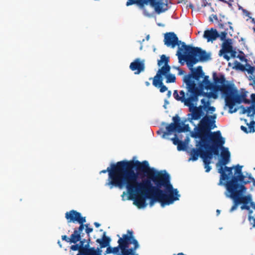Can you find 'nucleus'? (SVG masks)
<instances>
[{"label": "nucleus", "mask_w": 255, "mask_h": 255, "mask_svg": "<svg viewBox=\"0 0 255 255\" xmlns=\"http://www.w3.org/2000/svg\"><path fill=\"white\" fill-rule=\"evenodd\" d=\"M144 167L139 169L138 173H144L148 177V191L145 198L150 200L149 205L159 202L162 207L169 205L178 200L180 195L177 189L170 183V177L165 170L158 171L149 167L147 161L144 160Z\"/></svg>", "instance_id": "f257e3e1"}, {"label": "nucleus", "mask_w": 255, "mask_h": 255, "mask_svg": "<svg viewBox=\"0 0 255 255\" xmlns=\"http://www.w3.org/2000/svg\"><path fill=\"white\" fill-rule=\"evenodd\" d=\"M144 161L122 160L116 163H112L107 169L102 170L100 173L108 172V178L106 185L110 189L114 187L122 189L127 180L134 172L135 168L138 172L139 169L144 167Z\"/></svg>", "instance_id": "f03ea898"}, {"label": "nucleus", "mask_w": 255, "mask_h": 255, "mask_svg": "<svg viewBox=\"0 0 255 255\" xmlns=\"http://www.w3.org/2000/svg\"><path fill=\"white\" fill-rule=\"evenodd\" d=\"M176 55L181 64H184V62H182V60L186 62L187 67L191 70V74H194L198 68H200L201 71V78L203 77L204 72L202 66H199L196 68H194L193 66L200 61L209 60L210 58V54L199 47L187 45L185 43H183L182 46L179 47L177 50Z\"/></svg>", "instance_id": "7ed1b4c3"}, {"label": "nucleus", "mask_w": 255, "mask_h": 255, "mask_svg": "<svg viewBox=\"0 0 255 255\" xmlns=\"http://www.w3.org/2000/svg\"><path fill=\"white\" fill-rule=\"evenodd\" d=\"M138 172H134L124 185L128 193L130 196H135L134 204L138 208H144L146 206V194L148 191V177L142 180L141 182L137 180Z\"/></svg>", "instance_id": "20e7f679"}, {"label": "nucleus", "mask_w": 255, "mask_h": 255, "mask_svg": "<svg viewBox=\"0 0 255 255\" xmlns=\"http://www.w3.org/2000/svg\"><path fill=\"white\" fill-rule=\"evenodd\" d=\"M216 118V115L204 116L200 120L198 127L195 128V132L192 134V137L200 138L203 142L205 139H211V137L215 135L219 139L224 138L222 136L220 130L211 131L212 129L216 127L215 124Z\"/></svg>", "instance_id": "39448f33"}, {"label": "nucleus", "mask_w": 255, "mask_h": 255, "mask_svg": "<svg viewBox=\"0 0 255 255\" xmlns=\"http://www.w3.org/2000/svg\"><path fill=\"white\" fill-rule=\"evenodd\" d=\"M201 71L200 68H198L194 74L189 73L183 78V81L186 84V93L184 91L179 92L180 97H182L181 102L183 103L184 106H187L190 102H193L196 99L197 96L200 95L201 92L198 89L194 80L198 81L201 78Z\"/></svg>", "instance_id": "423d86ee"}, {"label": "nucleus", "mask_w": 255, "mask_h": 255, "mask_svg": "<svg viewBox=\"0 0 255 255\" xmlns=\"http://www.w3.org/2000/svg\"><path fill=\"white\" fill-rule=\"evenodd\" d=\"M225 143V138L219 139L215 135L212 136L211 139H205L204 142L201 140L199 142V145L203 148L202 154L201 155V158L203 161L205 160L207 161H211L213 155H218L219 150H225L228 149L223 145Z\"/></svg>", "instance_id": "0eeeda50"}, {"label": "nucleus", "mask_w": 255, "mask_h": 255, "mask_svg": "<svg viewBox=\"0 0 255 255\" xmlns=\"http://www.w3.org/2000/svg\"><path fill=\"white\" fill-rule=\"evenodd\" d=\"M223 95L225 96L226 105L229 108V112L233 113L237 110L236 108L233 110L235 104L236 103L240 104L242 100L246 98L247 92L245 91L242 92L241 95H239L234 84L228 82Z\"/></svg>", "instance_id": "6e6552de"}, {"label": "nucleus", "mask_w": 255, "mask_h": 255, "mask_svg": "<svg viewBox=\"0 0 255 255\" xmlns=\"http://www.w3.org/2000/svg\"><path fill=\"white\" fill-rule=\"evenodd\" d=\"M221 159L217 163V167L218 168V172L220 174V181L218 183L219 185H226L223 181L229 180L232 178L233 169L234 167H228L226 165L230 162L231 154L228 149H225L224 151H221Z\"/></svg>", "instance_id": "1a4fd4ad"}, {"label": "nucleus", "mask_w": 255, "mask_h": 255, "mask_svg": "<svg viewBox=\"0 0 255 255\" xmlns=\"http://www.w3.org/2000/svg\"><path fill=\"white\" fill-rule=\"evenodd\" d=\"M204 79L199 84V89L210 90L215 92L220 91L223 94L228 81L226 80L225 76L220 74L219 77L216 73H213V78L214 83L211 82L209 80L208 76H203Z\"/></svg>", "instance_id": "9d476101"}, {"label": "nucleus", "mask_w": 255, "mask_h": 255, "mask_svg": "<svg viewBox=\"0 0 255 255\" xmlns=\"http://www.w3.org/2000/svg\"><path fill=\"white\" fill-rule=\"evenodd\" d=\"M251 183V180L246 179V176L243 174V172L234 176L231 179L227 181L226 183V187L228 192H238L242 193V192L246 190L245 184Z\"/></svg>", "instance_id": "9b49d317"}, {"label": "nucleus", "mask_w": 255, "mask_h": 255, "mask_svg": "<svg viewBox=\"0 0 255 255\" xmlns=\"http://www.w3.org/2000/svg\"><path fill=\"white\" fill-rule=\"evenodd\" d=\"M173 123L170 124L166 127V131L164 132L163 137L169 135L173 131L178 132H184L187 131L186 128H188V126L182 127L183 123L181 122V119L178 115H176L172 118Z\"/></svg>", "instance_id": "f8f14e48"}, {"label": "nucleus", "mask_w": 255, "mask_h": 255, "mask_svg": "<svg viewBox=\"0 0 255 255\" xmlns=\"http://www.w3.org/2000/svg\"><path fill=\"white\" fill-rule=\"evenodd\" d=\"M79 244H74L70 247V249L74 251H78L79 253L77 255H94L97 250V248H88V244H85L86 239H82L79 241Z\"/></svg>", "instance_id": "ddd939ff"}, {"label": "nucleus", "mask_w": 255, "mask_h": 255, "mask_svg": "<svg viewBox=\"0 0 255 255\" xmlns=\"http://www.w3.org/2000/svg\"><path fill=\"white\" fill-rule=\"evenodd\" d=\"M164 42L166 46L172 48H175L176 46L181 47L183 43H184L179 40L176 34L173 32H167L164 34Z\"/></svg>", "instance_id": "4468645a"}, {"label": "nucleus", "mask_w": 255, "mask_h": 255, "mask_svg": "<svg viewBox=\"0 0 255 255\" xmlns=\"http://www.w3.org/2000/svg\"><path fill=\"white\" fill-rule=\"evenodd\" d=\"M65 218L68 223H78L79 224V229L83 228L82 223L85 221V217H82L80 212L76 210H72L65 213Z\"/></svg>", "instance_id": "2eb2a0df"}, {"label": "nucleus", "mask_w": 255, "mask_h": 255, "mask_svg": "<svg viewBox=\"0 0 255 255\" xmlns=\"http://www.w3.org/2000/svg\"><path fill=\"white\" fill-rule=\"evenodd\" d=\"M228 192L230 193L229 196L233 199L234 201V205L230 210V212H232L235 210L239 204L243 203L244 204H247L250 200V198L248 196H241V193H240L235 192L234 193L232 192Z\"/></svg>", "instance_id": "dca6fc26"}, {"label": "nucleus", "mask_w": 255, "mask_h": 255, "mask_svg": "<svg viewBox=\"0 0 255 255\" xmlns=\"http://www.w3.org/2000/svg\"><path fill=\"white\" fill-rule=\"evenodd\" d=\"M227 18L224 15H220V20L219 21V26L220 28L223 29L224 30L221 32V34L219 37L222 41L225 40L226 37L228 34V30L229 27L231 29H233L231 26L232 23L227 20Z\"/></svg>", "instance_id": "f3484780"}, {"label": "nucleus", "mask_w": 255, "mask_h": 255, "mask_svg": "<svg viewBox=\"0 0 255 255\" xmlns=\"http://www.w3.org/2000/svg\"><path fill=\"white\" fill-rule=\"evenodd\" d=\"M148 3L154 8L155 11L158 14L165 12L168 9L167 4L164 3L162 0H146V4Z\"/></svg>", "instance_id": "a211bd4d"}, {"label": "nucleus", "mask_w": 255, "mask_h": 255, "mask_svg": "<svg viewBox=\"0 0 255 255\" xmlns=\"http://www.w3.org/2000/svg\"><path fill=\"white\" fill-rule=\"evenodd\" d=\"M96 242L99 244V247L97 248L94 255H102V249L106 248L110 245L111 239L109 237L106 236V232H104L102 238L97 239Z\"/></svg>", "instance_id": "6ab92c4d"}, {"label": "nucleus", "mask_w": 255, "mask_h": 255, "mask_svg": "<svg viewBox=\"0 0 255 255\" xmlns=\"http://www.w3.org/2000/svg\"><path fill=\"white\" fill-rule=\"evenodd\" d=\"M196 101L197 99H195L194 101L190 102L186 106L188 107L189 111L190 112V114L188 115V119L190 120V122L192 120H200L201 118L204 115V113H202L195 108V105H194L193 103Z\"/></svg>", "instance_id": "aec40b11"}, {"label": "nucleus", "mask_w": 255, "mask_h": 255, "mask_svg": "<svg viewBox=\"0 0 255 255\" xmlns=\"http://www.w3.org/2000/svg\"><path fill=\"white\" fill-rule=\"evenodd\" d=\"M129 68L132 71H135V74H139L144 71V61H141L139 58H136L130 63Z\"/></svg>", "instance_id": "412c9836"}, {"label": "nucleus", "mask_w": 255, "mask_h": 255, "mask_svg": "<svg viewBox=\"0 0 255 255\" xmlns=\"http://www.w3.org/2000/svg\"><path fill=\"white\" fill-rule=\"evenodd\" d=\"M232 48L231 42L229 40H226L223 43L222 48L219 51V55H223L224 59L229 61L230 59V57L227 54L232 51Z\"/></svg>", "instance_id": "4be33fe9"}, {"label": "nucleus", "mask_w": 255, "mask_h": 255, "mask_svg": "<svg viewBox=\"0 0 255 255\" xmlns=\"http://www.w3.org/2000/svg\"><path fill=\"white\" fill-rule=\"evenodd\" d=\"M220 36V34L217 29L211 28L206 30L204 32L203 37L207 39L208 42H213L217 39Z\"/></svg>", "instance_id": "5701e85b"}, {"label": "nucleus", "mask_w": 255, "mask_h": 255, "mask_svg": "<svg viewBox=\"0 0 255 255\" xmlns=\"http://www.w3.org/2000/svg\"><path fill=\"white\" fill-rule=\"evenodd\" d=\"M117 236L119 238L118 241L119 245L118 247L113 248V254H117L119 252V250L120 249L121 250L122 255H123V252L124 248L127 247V243L126 241L128 237L126 234L123 235L122 238H121L119 235H118Z\"/></svg>", "instance_id": "b1692460"}, {"label": "nucleus", "mask_w": 255, "mask_h": 255, "mask_svg": "<svg viewBox=\"0 0 255 255\" xmlns=\"http://www.w3.org/2000/svg\"><path fill=\"white\" fill-rule=\"evenodd\" d=\"M246 67H247V72L250 74L249 79L253 81L251 85L255 86V66H252L249 64H246ZM251 99L253 104L255 105V94L251 95Z\"/></svg>", "instance_id": "393cba45"}, {"label": "nucleus", "mask_w": 255, "mask_h": 255, "mask_svg": "<svg viewBox=\"0 0 255 255\" xmlns=\"http://www.w3.org/2000/svg\"><path fill=\"white\" fill-rule=\"evenodd\" d=\"M82 236V235H80L79 234H78L77 231L74 230L70 238H68L66 235H63L61 238L63 241H65L67 243L76 244L81 239Z\"/></svg>", "instance_id": "a878e982"}, {"label": "nucleus", "mask_w": 255, "mask_h": 255, "mask_svg": "<svg viewBox=\"0 0 255 255\" xmlns=\"http://www.w3.org/2000/svg\"><path fill=\"white\" fill-rule=\"evenodd\" d=\"M203 148H201L200 146L198 148H192L190 151V157L188 160H192L194 161H196L198 159L199 156L201 157V155L202 154Z\"/></svg>", "instance_id": "bb28decb"}, {"label": "nucleus", "mask_w": 255, "mask_h": 255, "mask_svg": "<svg viewBox=\"0 0 255 255\" xmlns=\"http://www.w3.org/2000/svg\"><path fill=\"white\" fill-rule=\"evenodd\" d=\"M170 67L168 65L163 66L158 70L156 75L153 79H163L162 76H166L167 73L170 71Z\"/></svg>", "instance_id": "cd10ccee"}, {"label": "nucleus", "mask_w": 255, "mask_h": 255, "mask_svg": "<svg viewBox=\"0 0 255 255\" xmlns=\"http://www.w3.org/2000/svg\"><path fill=\"white\" fill-rule=\"evenodd\" d=\"M151 79H152V78L149 79V80ZM152 84L155 87L160 88V92L161 93H163L167 90L166 86L163 84V79H153Z\"/></svg>", "instance_id": "c85d7f7f"}, {"label": "nucleus", "mask_w": 255, "mask_h": 255, "mask_svg": "<svg viewBox=\"0 0 255 255\" xmlns=\"http://www.w3.org/2000/svg\"><path fill=\"white\" fill-rule=\"evenodd\" d=\"M134 4L138 6L141 9H144V5L146 4V0H128L126 2L127 6Z\"/></svg>", "instance_id": "c756f323"}, {"label": "nucleus", "mask_w": 255, "mask_h": 255, "mask_svg": "<svg viewBox=\"0 0 255 255\" xmlns=\"http://www.w3.org/2000/svg\"><path fill=\"white\" fill-rule=\"evenodd\" d=\"M198 89L200 90V92H201L200 96H203L207 97L209 99H210L211 98H213L216 99L218 98V95H217V94L216 93L217 92L212 91L210 92H204L203 91V90L199 89V87H198Z\"/></svg>", "instance_id": "7c9ffc66"}, {"label": "nucleus", "mask_w": 255, "mask_h": 255, "mask_svg": "<svg viewBox=\"0 0 255 255\" xmlns=\"http://www.w3.org/2000/svg\"><path fill=\"white\" fill-rule=\"evenodd\" d=\"M243 113H247L248 116L254 117L255 115V107L251 106L246 109L244 107L243 108Z\"/></svg>", "instance_id": "2f4dec72"}, {"label": "nucleus", "mask_w": 255, "mask_h": 255, "mask_svg": "<svg viewBox=\"0 0 255 255\" xmlns=\"http://www.w3.org/2000/svg\"><path fill=\"white\" fill-rule=\"evenodd\" d=\"M169 61V57H166L165 55H162L160 57V59L158 60L157 64L158 66H161L163 63L164 65H168Z\"/></svg>", "instance_id": "473e14b6"}, {"label": "nucleus", "mask_w": 255, "mask_h": 255, "mask_svg": "<svg viewBox=\"0 0 255 255\" xmlns=\"http://www.w3.org/2000/svg\"><path fill=\"white\" fill-rule=\"evenodd\" d=\"M200 96V95H197V101L193 102V104L195 105V108L197 109L198 111H199L200 112H201L202 113H204V111H203V110H205L206 109V108H205L204 107L205 106H202V105H200L199 106L197 107V103H198V102L199 101V97Z\"/></svg>", "instance_id": "72a5a7b5"}, {"label": "nucleus", "mask_w": 255, "mask_h": 255, "mask_svg": "<svg viewBox=\"0 0 255 255\" xmlns=\"http://www.w3.org/2000/svg\"><path fill=\"white\" fill-rule=\"evenodd\" d=\"M86 222V217H85V221L82 223L83 225V228L81 229H79V227L76 228H75V231H77V233L79 234L80 235H81V232L84 230V228L85 227V229H87V228H89V224H85L84 223Z\"/></svg>", "instance_id": "f704fd0d"}, {"label": "nucleus", "mask_w": 255, "mask_h": 255, "mask_svg": "<svg viewBox=\"0 0 255 255\" xmlns=\"http://www.w3.org/2000/svg\"><path fill=\"white\" fill-rule=\"evenodd\" d=\"M166 82L168 83H174L175 82L176 77L173 74H167L166 76Z\"/></svg>", "instance_id": "c9c22d12"}, {"label": "nucleus", "mask_w": 255, "mask_h": 255, "mask_svg": "<svg viewBox=\"0 0 255 255\" xmlns=\"http://www.w3.org/2000/svg\"><path fill=\"white\" fill-rule=\"evenodd\" d=\"M235 67L237 69L240 70L242 71H247V67L246 66L243 65L240 62L236 61V64Z\"/></svg>", "instance_id": "e433bc0d"}, {"label": "nucleus", "mask_w": 255, "mask_h": 255, "mask_svg": "<svg viewBox=\"0 0 255 255\" xmlns=\"http://www.w3.org/2000/svg\"><path fill=\"white\" fill-rule=\"evenodd\" d=\"M255 122L254 121L251 122L250 124H247V125L249 126V128L250 129V130H249V132H255Z\"/></svg>", "instance_id": "4c0bfd02"}, {"label": "nucleus", "mask_w": 255, "mask_h": 255, "mask_svg": "<svg viewBox=\"0 0 255 255\" xmlns=\"http://www.w3.org/2000/svg\"><path fill=\"white\" fill-rule=\"evenodd\" d=\"M177 148L178 151L185 150L186 149V144L182 141H181L177 145Z\"/></svg>", "instance_id": "58836bf2"}, {"label": "nucleus", "mask_w": 255, "mask_h": 255, "mask_svg": "<svg viewBox=\"0 0 255 255\" xmlns=\"http://www.w3.org/2000/svg\"><path fill=\"white\" fill-rule=\"evenodd\" d=\"M211 161H207V160H206V159L204 161H203L204 164V168L206 169L205 171L206 172H209L210 171V170L211 169V167L210 166V164L211 163Z\"/></svg>", "instance_id": "ea45409f"}, {"label": "nucleus", "mask_w": 255, "mask_h": 255, "mask_svg": "<svg viewBox=\"0 0 255 255\" xmlns=\"http://www.w3.org/2000/svg\"><path fill=\"white\" fill-rule=\"evenodd\" d=\"M242 167L243 166H241L239 164L237 165L234 168L235 169V174L237 175L242 173Z\"/></svg>", "instance_id": "a19ab883"}, {"label": "nucleus", "mask_w": 255, "mask_h": 255, "mask_svg": "<svg viewBox=\"0 0 255 255\" xmlns=\"http://www.w3.org/2000/svg\"><path fill=\"white\" fill-rule=\"evenodd\" d=\"M201 102L202 103V104L203 105L202 106H205V108H207L209 106H210V102L209 100H205V99H202L201 100Z\"/></svg>", "instance_id": "79ce46f5"}, {"label": "nucleus", "mask_w": 255, "mask_h": 255, "mask_svg": "<svg viewBox=\"0 0 255 255\" xmlns=\"http://www.w3.org/2000/svg\"><path fill=\"white\" fill-rule=\"evenodd\" d=\"M173 96H174V98L178 101H180L181 102V99H182V97H180V96L179 95L178 93V92L177 90H174V92H173Z\"/></svg>", "instance_id": "37998d69"}, {"label": "nucleus", "mask_w": 255, "mask_h": 255, "mask_svg": "<svg viewBox=\"0 0 255 255\" xmlns=\"http://www.w3.org/2000/svg\"><path fill=\"white\" fill-rule=\"evenodd\" d=\"M171 140L174 145H178L181 140H180L177 137V135L175 134V136L171 138Z\"/></svg>", "instance_id": "c03bdc74"}, {"label": "nucleus", "mask_w": 255, "mask_h": 255, "mask_svg": "<svg viewBox=\"0 0 255 255\" xmlns=\"http://www.w3.org/2000/svg\"><path fill=\"white\" fill-rule=\"evenodd\" d=\"M107 250L105 252V254H113V248L110 246V245L106 247Z\"/></svg>", "instance_id": "a18cd8bd"}, {"label": "nucleus", "mask_w": 255, "mask_h": 255, "mask_svg": "<svg viewBox=\"0 0 255 255\" xmlns=\"http://www.w3.org/2000/svg\"><path fill=\"white\" fill-rule=\"evenodd\" d=\"M207 5L211 6V4L210 3H208L207 0H202L201 7H205Z\"/></svg>", "instance_id": "49530a36"}, {"label": "nucleus", "mask_w": 255, "mask_h": 255, "mask_svg": "<svg viewBox=\"0 0 255 255\" xmlns=\"http://www.w3.org/2000/svg\"><path fill=\"white\" fill-rule=\"evenodd\" d=\"M212 17L215 20H217L219 22V20H218V16L216 14H212L210 17H209V19H210V21H211V22H213V19H212Z\"/></svg>", "instance_id": "de8ad7c7"}, {"label": "nucleus", "mask_w": 255, "mask_h": 255, "mask_svg": "<svg viewBox=\"0 0 255 255\" xmlns=\"http://www.w3.org/2000/svg\"><path fill=\"white\" fill-rule=\"evenodd\" d=\"M93 231V228H87V229H85V232L87 234L88 237H89L90 234Z\"/></svg>", "instance_id": "09e8293b"}, {"label": "nucleus", "mask_w": 255, "mask_h": 255, "mask_svg": "<svg viewBox=\"0 0 255 255\" xmlns=\"http://www.w3.org/2000/svg\"><path fill=\"white\" fill-rule=\"evenodd\" d=\"M206 110L207 111V112H213L215 111V108L214 107H212V106H209L208 107V108L206 109Z\"/></svg>", "instance_id": "8fccbe9b"}, {"label": "nucleus", "mask_w": 255, "mask_h": 255, "mask_svg": "<svg viewBox=\"0 0 255 255\" xmlns=\"http://www.w3.org/2000/svg\"><path fill=\"white\" fill-rule=\"evenodd\" d=\"M249 220L250 222H251L252 220L254 221L253 226L255 227V218H254L252 215H249Z\"/></svg>", "instance_id": "3c124183"}, {"label": "nucleus", "mask_w": 255, "mask_h": 255, "mask_svg": "<svg viewBox=\"0 0 255 255\" xmlns=\"http://www.w3.org/2000/svg\"><path fill=\"white\" fill-rule=\"evenodd\" d=\"M248 178H249V180H251V182L252 181L253 182V184L255 186V179H254V178H253V177H252L251 176V174H250L248 176Z\"/></svg>", "instance_id": "603ef678"}, {"label": "nucleus", "mask_w": 255, "mask_h": 255, "mask_svg": "<svg viewBox=\"0 0 255 255\" xmlns=\"http://www.w3.org/2000/svg\"><path fill=\"white\" fill-rule=\"evenodd\" d=\"M241 129L246 133H248L249 132L247 128L245 126H242L241 127Z\"/></svg>", "instance_id": "864d4df0"}, {"label": "nucleus", "mask_w": 255, "mask_h": 255, "mask_svg": "<svg viewBox=\"0 0 255 255\" xmlns=\"http://www.w3.org/2000/svg\"><path fill=\"white\" fill-rule=\"evenodd\" d=\"M229 53L231 54V57H232L233 58L236 57V52L235 50H234L233 49V48L232 49V51L230 52Z\"/></svg>", "instance_id": "5fc2aeb1"}, {"label": "nucleus", "mask_w": 255, "mask_h": 255, "mask_svg": "<svg viewBox=\"0 0 255 255\" xmlns=\"http://www.w3.org/2000/svg\"><path fill=\"white\" fill-rule=\"evenodd\" d=\"M90 241H91V239H90V236H89V237H88V239L87 240H86V242L85 243H86V244H88V248L89 249H91L92 247H90Z\"/></svg>", "instance_id": "6e6d98bb"}, {"label": "nucleus", "mask_w": 255, "mask_h": 255, "mask_svg": "<svg viewBox=\"0 0 255 255\" xmlns=\"http://www.w3.org/2000/svg\"><path fill=\"white\" fill-rule=\"evenodd\" d=\"M246 204H244L241 207L242 209H246L247 210H249L250 208L249 206L246 205Z\"/></svg>", "instance_id": "4d7b16f0"}, {"label": "nucleus", "mask_w": 255, "mask_h": 255, "mask_svg": "<svg viewBox=\"0 0 255 255\" xmlns=\"http://www.w3.org/2000/svg\"><path fill=\"white\" fill-rule=\"evenodd\" d=\"M242 101L246 104H250L251 103V101L246 98L244 99Z\"/></svg>", "instance_id": "13d9d810"}, {"label": "nucleus", "mask_w": 255, "mask_h": 255, "mask_svg": "<svg viewBox=\"0 0 255 255\" xmlns=\"http://www.w3.org/2000/svg\"><path fill=\"white\" fill-rule=\"evenodd\" d=\"M251 207L255 210V202H251Z\"/></svg>", "instance_id": "bf43d9fd"}, {"label": "nucleus", "mask_w": 255, "mask_h": 255, "mask_svg": "<svg viewBox=\"0 0 255 255\" xmlns=\"http://www.w3.org/2000/svg\"><path fill=\"white\" fill-rule=\"evenodd\" d=\"M94 224L96 228H98L100 226V224L98 222H95Z\"/></svg>", "instance_id": "052dcab7"}, {"label": "nucleus", "mask_w": 255, "mask_h": 255, "mask_svg": "<svg viewBox=\"0 0 255 255\" xmlns=\"http://www.w3.org/2000/svg\"><path fill=\"white\" fill-rule=\"evenodd\" d=\"M178 70L179 71V74H182L183 73L184 71L183 70H182L180 68H178Z\"/></svg>", "instance_id": "680f3d73"}, {"label": "nucleus", "mask_w": 255, "mask_h": 255, "mask_svg": "<svg viewBox=\"0 0 255 255\" xmlns=\"http://www.w3.org/2000/svg\"><path fill=\"white\" fill-rule=\"evenodd\" d=\"M252 22L255 25V19L254 18H251Z\"/></svg>", "instance_id": "e2e57ef3"}, {"label": "nucleus", "mask_w": 255, "mask_h": 255, "mask_svg": "<svg viewBox=\"0 0 255 255\" xmlns=\"http://www.w3.org/2000/svg\"><path fill=\"white\" fill-rule=\"evenodd\" d=\"M145 84L146 86H149L150 85V83L148 81L145 82Z\"/></svg>", "instance_id": "0e129e2a"}, {"label": "nucleus", "mask_w": 255, "mask_h": 255, "mask_svg": "<svg viewBox=\"0 0 255 255\" xmlns=\"http://www.w3.org/2000/svg\"><path fill=\"white\" fill-rule=\"evenodd\" d=\"M189 6L190 8H193V7H194V6H193V4H191V3H190V4L189 5Z\"/></svg>", "instance_id": "69168bd1"}, {"label": "nucleus", "mask_w": 255, "mask_h": 255, "mask_svg": "<svg viewBox=\"0 0 255 255\" xmlns=\"http://www.w3.org/2000/svg\"><path fill=\"white\" fill-rule=\"evenodd\" d=\"M249 211V215H251L253 213V211L251 210L250 209Z\"/></svg>", "instance_id": "338daca9"}, {"label": "nucleus", "mask_w": 255, "mask_h": 255, "mask_svg": "<svg viewBox=\"0 0 255 255\" xmlns=\"http://www.w3.org/2000/svg\"><path fill=\"white\" fill-rule=\"evenodd\" d=\"M177 255H185L182 253H179L177 254Z\"/></svg>", "instance_id": "774afa93"}]
</instances>
